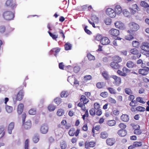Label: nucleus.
Listing matches in <instances>:
<instances>
[{
    "instance_id": "f257e3e1",
    "label": "nucleus",
    "mask_w": 149,
    "mask_h": 149,
    "mask_svg": "<svg viewBox=\"0 0 149 149\" xmlns=\"http://www.w3.org/2000/svg\"><path fill=\"white\" fill-rule=\"evenodd\" d=\"M3 16L5 20H10L13 19L14 17V13L11 11L7 10L3 13Z\"/></svg>"
},
{
    "instance_id": "f03ea898",
    "label": "nucleus",
    "mask_w": 149,
    "mask_h": 149,
    "mask_svg": "<svg viewBox=\"0 0 149 149\" xmlns=\"http://www.w3.org/2000/svg\"><path fill=\"white\" fill-rule=\"evenodd\" d=\"M130 30L127 31V32L130 34H132L134 35L133 33L134 31H136L139 29V26L137 24L133 22H130L129 24Z\"/></svg>"
},
{
    "instance_id": "7ed1b4c3",
    "label": "nucleus",
    "mask_w": 149,
    "mask_h": 149,
    "mask_svg": "<svg viewBox=\"0 0 149 149\" xmlns=\"http://www.w3.org/2000/svg\"><path fill=\"white\" fill-rule=\"evenodd\" d=\"M24 96V93L23 90L19 91L17 95L14 96L13 97V100L14 101H20L23 99Z\"/></svg>"
},
{
    "instance_id": "20e7f679",
    "label": "nucleus",
    "mask_w": 149,
    "mask_h": 149,
    "mask_svg": "<svg viewBox=\"0 0 149 149\" xmlns=\"http://www.w3.org/2000/svg\"><path fill=\"white\" fill-rule=\"evenodd\" d=\"M91 19L92 21L89 19L88 20L89 23L92 25L93 27L96 28L95 23L97 24L98 23L99 21V18L96 16L93 15L91 16Z\"/></svg>"
},
{
    "instance_id": "39448f33",
    "label": "nucleus",
    "mask_w": 149,
    "mask_h": 149,
    "mask_svg": "<svg viewBox=\"0 0 149 149\" xmlns=\"http://www.w3.org/2000/svg\"><path fill=\"white\" fill-rule=\"evenodd\" d=\"M111 77L114 79L113 84L116 86H118L121 83V79L120 77L116 75H113L111 76Z\"/></svg>"
},
{
    "instance_id": "423d86ee",
    "label": "nucleus",
    "mask_w": 149,
    "mask_h": 149,
    "mask_svg": "<svg viewBox=\"0 0 149 149\" xmlns=\"http://www.w3.org/2000/svg\"><path fill=\"white\" fill-rule=\"evenodd\" d=\"M6 5L7 6L10 7L11 9L13 10L15 9L17 6L13 0H7L6 3Z\"/></svg>"
},
{
    "instance_id": "0eeeda50",
    "label": "nucleus",
    "mask_w": 149,
    "mask_h": 149,
    "mask_svg": "<svg viewBox=\"0 0 149 149\" xmlns=\"http://www.w3.org/2000/svg\"><path fill=\"white\" fill-rule=\"evenodd\" d=\"M106 14L111 18H114L116 16L115 11L111 8H108L106 11Z\"/></svg>"
},
{
    "instance_id": "6e6552de",
    "label": "nucleus",
    "mask_w": 149,
    "mask_h": 149,
    "mask_svg": "<svg viewBox=\"0 0 149 149\" xmlns=\"http://www.w3.org/2000/svg\"><path fill=\"white\" fill-rule=\"evenodd\" d=\"M80 130L77 129L76 131L74 128H71L69 131V134L70 136H73L75 135V136H77L79 133Z\"/></svg>"
},
{
    "instance_id": "1a4fd4ad",
    "label": "nucleus",
    "mask_w": 149,
    "mask_h": 149,
    "mask_svg": "<svg viewBox=\"0 0 149 149\" xmlns=\"http://www.w3.org/2000/svg\"><path fill=\"white\" fill-rule=\"evenodd\" d=\"M140 48L141 50L146 52H149V43L146 42H143Z\"/></svg>"
},
{
    "instance_id": "9d476101",
    "label": "nucleus",
    "mask_w": 149,
    "mask_h": 149,
    "mask_svg": "<svg viewBox=\"0 0 149 149\" xmlns=\"http://www.w3.org/2000/svg\"><path fill=\"white\" fill-rule=\"evenodd\" d=\"M116 140L114 138H108L106 140V142L108 146H112L116 142Z\"/></svg>"
},
{
    "instance_id": "9b49d317",
    "label": "nucleus",
    "mask_w": 149,
    "mask_h": 149,
    "mask_svg": "<svg viewBox=\"0 0 149 149\" xmlns=\"http://www.w3.org/2000/svg\"><path fill=\"white\" fill-rule=\"evenodd\" d=\"M149 71V68L147 67H144L143 68L139 69V73L142 75H147Z\"/></svg>"
},
{
    "instance_id": "f8f14e48",
    "label": "nucleus",
    "mask_w": 149,
    "mask_h": 149,
    "mask_svg": "<svg viewBox=\"0 0 149 149\" xmlns=\"http://www.w3.org/2000/svg\"><path fill=\"white\" fill-rule=\"evenodd\" d=\"M130 52L132 54L136 55V56L137 58H139L141 56V53L136 48H133L131 49Z\"/></svg>"
},
{
    "instance_id": "ddd939ff",
    "label": "nucleus",
    "mask_w": 149,
    "mask_h": 149,
    "mask_svg": "<svg viewBox=\"0 0 149 149\" xmlns=\"http://www.w3.org/2000/svg\"><path fill=\"white\" fill-rule=\"evenodd\" d=\"M109 33L111 35L115 37H117L120 34L119 31L118 30L113 28L110 30Z\"/></svg>"
},
{
    "instance_id": "4468645a",
    "label": "nucleus",
    "mask_w": 149,
    "mask_h": 149,
    "mask_svg": "<svg viewBox=\"0 0 149 149\" xmlns=\"http://www.w3.org/2000/svg\"><path fill=\"white\" fill-rule=\"evenodd\" d=\"M49 127L48 125L45 124L42 125L40 128V132L42 134H46L48 131Z\"/></svg>"
},
{
    "instance_id": "2eb2a0df",
    "label": "nucleus",
    "mask_w": 149,
    "mask_h": 149,
    "mask_svg": "<svg viewBox=\"0 0 149 149\" xmlns=\"http://www.w3.org/2000/svg\"><path fill=\"white\" fill-rule=\"evenodd\" d=\"M96 143L94 141L88 142L86 141L85 143V148L88 149L90 147H93L95 145Z\"/></svg>"
},
{
    "instance_id": "dca6fc26",
    "label": "nucleus",
    "mask_w": 149,
    "mask_h": 149,
    "mask_svg": "<svg viewBox=\"0 0 149 149\" xmlns=\"http://www.w3.org/2000/svg\"><path fill=\"white\" fill-rule=\"evenodd\" d=\"M24 123L23 124V127L24 129L28 130L31 128L32 124L31 121H28Z\"/></svg>"
},
{
    "instance_id": "f3484780",
    "label": "nucleus",
    "mask_w": 149,
    "mask_h": 149,
    "mask_svg": "<svg viewBox=\"0 0 149 149\" xmlns=\"http://www.w3.org/2000/svg\"><path fill=\"white\" fill-rule=\"evenodd\" d=\"M112 60L113 61L116 63H118L122 61V59L121 57L118 55H115L112 58Z\"/></svg>"
},
{
    "instance_id": "a211bd4d",
    "label": "nucleus",
    "mask_w": 149,
    "mask_h": 149,
    "mask_svg": "<svg viewBox=\"0 0 149 149\" xmlns=\"http://www.w3.org/2000/svg\"><path fill=\"white\" fill-rule=\"evenodd\" d=\"M100 42L103 45H107L110 43V41L107 37H102Z\"/></svg>"
},
{
    "instance_id": "6ab92c4d",
    "label": "nucleus",
    "mask_w": 149,
    "mask_h": 149,
    "mask_svg": "<svg viewBox=\"0 0 149 149\" xmlns=\"http://www.w3.org/2000/svg\"><path fill=\"white\" fill-rule=\"evenodd\" d=\"M116 27L120 29H123L124 28V25L123 23L120 21H117L115 23Z\"/></svg>"
},
{
    "instance_id": "aec40b11",
    "label": "nucleus",
    "mask_w": 149,
    "mask_h": 149,
    "mask_svg": "<svg viewBox=\"0 0 149 149\" xmlns=\"http://www.w3.org/2000/svg\"><path fill=\"white\" fill-rule=\"evenodd\" d=\"M117 133L120 136L123 137L127 134V132L125 130L120 129L118 130Z\"/></svg>"
},
{
    "instance_id": "412c9836",
    "label": "nucleus",
    "mask_w": 149,
    "mask_h": 149,
    "mask_svg": "<svg viewBox=\"0 0 149 149\" xmlns=\"http://www.w3.org/2000/svg\"><path fill=\"white\" fill-rule=\"evenodd\" d=\"M110 65L112 68L115 69H118L120 67L119 64L113 61L110 63Z\"/></svg>"
},
{
    "instance_id": "4be33fe9",
    "label": "nucleus",
    "mask_w": 149,
    "mask_h": 149,
    "mask_svg": "<svg viewBox=\"0 0 149 149\" xmlns=\"http://www.w3.org/2000/svg\"><path fill=\"white\" fill-rule=\"evenodd\" d=\"M24 105L23 104L20 103L18 106L17 112L19 115H20L22 113L24 109Z\"/></svg>"
},
{
    "instance_id": "5701e85b",
    "label": "nucleus",
    "mask_w": 149,
    "mask_h": 149,
    "mask_svg": "<svg viewBox=\"0 0 149 149\" xmlns=\"http://www.w3.org/2000/svg\"><path fill=\"white\" fill-rule=\"evenodd\" d=\"M127 66L130 68H133L136 66V65L131 61H128L126 63Z\"/></svg>"
},
{
    "instance_id": "b1692460",
    "label": "nucleus",
    "mask_w": 149,
    "mask_h": 149,
    "mask_svg": "<svg viewBox=\"0 0 149 149\" xmlns=\"http://www.w3.org/2000/svg\"><path fill=\"white\" fill-rule=\"evenodd\" d=\"M79 100L81 102H83L84 104H86L89 101V100L86 98V96L84 95H82L81 96Z\"/></svg>"
},
{
    "instance_id": "393cba45",
    "label": "nucleus",
    "mask_w": 149,
    "mask_h": 149,
    "mask_svg": "<svg viewBox=\"0 0 149 149\" xmlns=\"http://www.w3.org/2000/svg\"><path fill=\"white\" fill-rule=\"evenodd\" d=\"M106 83L105 82H100L97 83L96 84V87L99 89H102L105 87Z\"/></svg>"
},
{
    "instance_id": "a878e982",
    "label": "nucleus",
    "mask_w": 149,
    "mask_h": 149,
    "mask_svg": "<svg viewBox=\"0 0 149 149\" xmlns=\"http://www.w3.org/2000/svg\"><path fill=\"white\" fill-rule=\"evenodd\" d=\"M14 127V123L11 122L8 125V131L9 134H11L12 133V131Z\"/></svg>"
},
{
    "instance_id": "bb28decb",
    "label": "nucleus",
    "mask_w": 149,
    "mask_h": 149,
    "mask_svg": "<svg viewBox=\"0 0 149 149\" xmlns=\"http://www.w3.org/2000/svg\"><path fill=\"white\" fill-rule=\"evenodd\" d=\"M115 11L116 13L117 14H120L122 12V9L121 6L119 5H116L115 8Z\"/></svg>"
},
{
    "instance_id": "cd10ccee",
    "label": "nucleus",
    "mask_w": 149,
    "mask_h": 149,
    "mask_svg": "<svg viewBox=\"0 0 149 149\" xmlns=\"http://www.w3.org/2000/svg\"><path fill=\"white\" fill-rule=\"evenodd\" d=\"M5 127L3 125L0 126V135L2 134L0 138H2L4 136L5 134Z\"/></svg>"
},
{
    "instance_id": "c85d7f7f",
    "label": "nucleus",
    "mask_w": 149,
    "mask_h": 149,
    "mask_svg": "<svg viewBox=\"0 0 149 149\" xmlns=\"http://www.w3.org/2000/svg\"><path fill=\"white\" fill-rule=\"evenodd\" d=\"M120 118L124 122H127L129 120V116L126 114H123Z\"/></svg>"
},
{
    "instance_id": "c756f323",
    "label": "nucleus",
    "mask_w": 149,
    "mask_h": 149,
    "mask_svg": "<svg viewBox=\"0 0 149 149\" xmlns=\"http://www.w3.org/2000/svg\"><path fill=\"white\" fill-rule=\"evenodd\" d=\"M60 51V49L58 48H54L51 50L52 54H53L56 56L57 54Z\"/></svg>"
},
{
    "instance_id": "7c9ffc66",
    "label": "nucleus",
    "mask_w": 149,
    "mask_h": 149,
    "mask_svg": "<svg viewBox=\"0 0 149 149\" xmlns=\"http://www.w3.org/2000/svg\"><path fill=\"white\" fill-rule=\"evenodd\" d=\"M100 136L101 138L105 139L108 137V135L106 132H103L101 133Z\"/></svg>"
},
{
    "instance_id": "2f4dec72",
    "label": "nucleus",
    "mask_w": 149,
    "mask_h": 149,
    "mask_svg": "<svg viewBox=\"0 0 149 149\" xmlns=\"http://www.w3.org/2000/svg\"><path fill=\"white\" fill-rule=\"evenodd\" d=\"M75 79V77L73 75L69 76L67 79L68 81L71 84L73 83Z\"/></svg>"
},
{
    "instance_id": "473e14b6",
    "label": "nucleus",
    "mask_w": 149,
    "mask_h": 149,
    "mask_svg": "<svg viewBox=\"0 0 149 149\" xmlns=\"http://www.w3.org/2000/svg\"><path fill=\"white\" fill-rule=\"evenodd\" d=\"M6 110L8 113H11L13 111V107L11 106L6 105Z\"/></svg>"
},
{
    "instance_id": "72a5a7b5",
    "label": "nucleus",
    "mask_w": 149,
    "mask_h": 149,
    "mask_svg": "<svg viewBox=\"0 0 149 149\" xmlns=\"http://www.w3.org/2000/svg\"><path fill=\"white\" fill-rule=\"evenodd\" d=\"M92 79V76L90 75H87L84 77L83 82L84 83L87 82L88 81L91 80Z\"/></svg>"
},
{
    "instance_id": "f704fd0d",
    "label": "nucleus",
    "mask_w": 149,
    "mask_h": 149,
    "mask_svg": "<svg viewBox=\"0 0 149 149\" xmlns=\"http://www.w3.org/2000/svg\"><path fill=\"white\" fill-rule=\"evenodd\" d=\"M85 104H84V103L83 102H80L78 104H77V106L78 107H80L81 108V109L83 111H85L86 110V107H85Z\"/></svg>"
},
{
    "instance_id": "c9c22d12",
    "label": "nucleus",
    "mask_w": 149,
    "mask_h": 149,
    "mask_svg": "<svg viewBox=\"0 0 149 149\" xmlns=\"http://www.w3.org/2000/svg\"><path fill=\"white\" fill-rule=\"evenodd\" d=\"M140 5L144 8H148L149 7V5L144 1H141L140 3Z\"/></svg>"
},
{
    "instance_id": "e433bc0d",
    "label": "nucleus",
    "mask_w": 149,
    "mask_h": 149,
    "mask_svg": "<svg viewBox=\"0 0 149 149\" xmlns=\"http://www.w3.org/2000/svg\"><path fill=\"white\" fill-rule=\"evenodd\" d=\"M107 124L109 126H112L115 125L116 122L114 120H111L108 121Z\"/></svg>"
},
{
    "instance_id": "4c0bfd02",
    "label": "nucleus",
    "mask_w": 149,
    "mask_h": 149,
    "mask_svg": "<svg viewBox=\"0 0 149 149\" xmlns=\"http://www.w3.org/2000/svg\"><path fill=\"white\" fill-rule=\"evenodd\" d=\"M132 45L133 47L138 48L139 47L140 44L138 41L136 40H134L132 41Z\"/></svg>"
},
{
    "instance_id": "58836bf2",
    "label": "nucleus",
    "mask_w": 149,
    "mask_h": 149,
    "mask_svg": "<svg viewBox=\"0 0 149 149\" xmlns=\"http://www.w3.org/2000/svg\"><path fill=\"white\" fill-rule=\"evenodd\" d=\"M141 133V131L140 129V126L138 125V127L134 130V133L136 135L140 134Z\"/></svg>"
},
{
    "instance_id": "ea45409f",
    "label": "nucleus",
    "mask_w": 149,
    "mask_h": 149,
    "mask_svg": "<svg viewBox=\"0 0 149 149\" xmlns=\"http://www.w3.org/2000/svg\"><path fill=\"white\" fill-rule=\"evenodd\" d=\"M48 109L50 111H54L56 108L55 106L52 104H50L47 107Z\"/></svg>"
},
{
    "instance_id": "a19ab883",
    "label": "nucleus",
    "mask_w": 149,
    "mask_h": 149,
    "mask_svg": "<svg viewBox=\"0 0 149 149\" xmlns=\"http://www.w3.org/2000/svg\"><path fill=\"white\" fill-rule=\"evenodd\" d=\"M54 101V102L57 104H60L62 102V100L60 97H57L55 98Z\"/></svg>"
},
{
    "instance_id": "79ce46f5",
    "label": "nucleus",
    "mask_w": 149,
    "mask_h": 149,
    "mask_svg": "<svg viewBox=\"0 0 149 149\" xmlns=\"http://www.w3.org/2000/svg\"><path fill=\"white\" fill-rule=\"evenodd\" d=\"M87 57L88 60L90 61L94 60L95 59V56L90 53L87 54Z\"/></svg>"
},
{
    "instance_id": "37998d69",
    "label": "nucleus",
    "mask_w": 149,
    "mask_h": 149,
    "mask_svg": "<svg viewBox=\"0 0 149 149\" xmlns=\"http://www.w3.org/2000/svg\"><path fill=\"white\" fill-rule=\"evenodd\" d=\"M64 113V111L61 109H59L57 112V114L59 116H61Z\"/></svg>"
},
{
    "instance_id": "c03bdc74",
    "label": "nucleus",
    "mask_w": 149,
    "mask_h": 149,
    "mask_svg": "<svg viewBox=\"0 0 149 149\" xmlns=\"http://www.w3.org/2000/svg\"><path fill=\"white\" fill-rule=\"evenodd\" d=\"M133 143L135 148L140 147L142 145V143L141 141H135Z\"/></svg>"
},
{
    "instance_id": "a18cd8bd",
    "label": "nucleus",
    "mask_w": 149,
    "mask_h": 149,
    "mask_svg": "<svg viewBox=\"0 0 149 149\" xmlns=\"http://www.w3.org/2000/svg\"><path fill=\"white\" fill-rule=\"evenodd\" d=\"M124 91L126 94L130 95L133 93L132 92L131 90L129 88H126L125 89Z\"/></svg>"
},
{
    "instance_id": "49530a36",
    "label": "nucleus",
    "mask_w": 149,
    "mask_h": 149,
    "mask_svg": "<svg viewBox=\"0 0 149 149\" xmlns=\"http://www.w3.org/2000/svg\"><path fill=\"white\" fill-rule=\"evenodd\" d=\"M136 109V111L140 112H143L146 110V109L144 107L140 106L137 107Z\"/></svg>"
},
{
    "instance_id": "de8ad7c7",
    "label": "nucleus",
    "mask_w": 149,
    "mask_h": 149,
    "mask_svg": "<svg viewBox=\"0 0 149 149\" xmlns=\"http://www.w3.org/2000/svg\"><path fill=\"white\" fill-rule=\"evenodd\" d=\"M72 44L69 42L66 43V50H71L72 47Z\"/></svg>"
},
{
    "instance_id": "09e8293b",
    "label": "nucleus",
    "mask_w": 149,
    "mask_h": 149,
    "mask_svg": "<svg viewBox=\"0 0 149 149\" xmlns=\"http://www.w3.org/2000/svg\"><path fill=\"white\" fill-rule=\"evenodd\" d=\"M36 110L34 108L31 109L29 111V113L30 115H34L36 113Z\"/></svg>"
},
{
    "instance_id": "8fccbe9b",
    "label": "nucleus",
    "mask_w": 149,
    "mask_h": 149,
    "mask_svg": "<svg viewBox=\"0 0 149 149\" xmlns=\"http://www.w3.org/2000/svg\"><path fill=\"white\" fill-rule=\"evenodd\" d=\"M102 74L104 78L106 80H108L109 78V77L108 74L106 71H104L102 73Z\"/></svg>"
},
{
    "instance_id": "3c124183",
    "label": "nucleus",
    "mask_w": 149,
    "mask_h": 149,
    "mask_svg": "<svg viewBox=\"0 0 149 149\" xmlns=\"http://www.w3.org/2000/svg\"><path fill=\"white\" fill-rule=\"evenodd\" d=\"M107 89L111 94H115L116 93L115 89L112 88L108 87L107 88Z\"/></svg>"
},
{
    "instance_id": "603ef678",
    "label": "nucleus",
    "mask_w": 149,
    "mask_h": 149,
    "mask_svg": "<svg viewBox=\"0 0 149 149\" xmlns=\"http://www.w3.org/2000/svg\"><path fill=\"white\" fill-rule=\"evenodd\" d=\"M137 101L142 104H144L145 102L144 101L143 98L140 97H137L136 99Z\"/></svg>"
},
{
    "instance_id": "864d4df0",
    "label": "nucleus",
    "mask_w": 149,
    "mask_h": 149,
    "mask_svg": "<svg viewBox=\"0 0 149 149\" xmlns=\"http://www.w3.org/2000/svg\"><path fill=\"white\" fill-rule=\"evenodd\" d=\"M48 33H49L50 36L52 37V38L54 40L58 38V35L51 33L49 31H48Z\"/></svg>"
},
{
    "instance_id": "5fc2aeb1",
    "label": "nucleus",
    "mask_w": 149,
    "mask_h": 149,
    "mask_svg": "<svg viewBox=\"0 0 149 149\" xmlns=\"http://www.w3.org/2000/svg\"><path fill=\"white\" fill-rule=\"evenodd\" d=\"M6 31V27L2 25L0 26V33H3Z\"/></svg>"
},
{
    "instance_id": "6e6d98bb",
    "label": "nucleus",
    "mask_w": 149,
    "mask_h": 149,
    "mask_svg": "<svg viewBox=\"0 0 149 149\" xmlns=\"http://www.w3.org/2000/svg\"><path fill=\"white\" fill-rule=\"evenodd\" d=\"M111 22V19L109 17L106 18L104 20V22L107 25L110 24Z\"/></svg>"
},
{
    "instance_id": "4d7b16f0",
    "label": "nucleus",
    "mask_w": 149,
    "mask_h": 149,
    "mask_svg": "<svg viewBox=\"0 0 149 149\" xmlns=\"http://www.w3.org/2000/svg\"><path fill=\"white\" fill-rule=\"evenodd\" d=\"M117 73L119 75L121 76L125 77L127 75L126 73L123 72L122 71L119 70H117Z\"/></svg>"
},
{
    "instance_id": "13d9d810",
    "label": "nucleus",
    "mask_w": 149,
    "mask_h": 149,
    "mask_svg": "<svg viewBox=\"0 0 149 149\" xmlns=\"http://www.w3.org/2000/svg\"><path fill=\"white\" fill-rule=\"evenodd\" d=\"M94 109L96 110L99 109L100 107V104L97 102H95L94 104Z\"/></svg>"
},
{
    "instance_id": "bf43d9fd",
    "label": "nucleus",
    "mask_w": 149,
    "mask_h": 149,
    "mask_svg": "<svg viewBox=\"0 0 149 149\" xmlns=\"http://www.w3.org/2000/svg\"><path fill=\"white\" fill-rule=\"evenodd\" d=\"M132 9H134L137 10V11H139L140 10V9L136 4H133L132 6Z\"/></svg>"
},
{
    "instance_id": "052dcab7",
    "label": "nucleus",
    "mask_w": 149,
    "mask_h": 149,
    "mask_svg": "<svg viewBox=\"0 0 149 149\" xmlns=\"http://www.w3.org/2000/svg\"><path fill=\"white\" fill-rule=\"evenodd\" d=\"M24 148L25 149H29V140L26 139L25 142Z\"/></svg>"
},
{
    "instance_id": "680f3d73",
    "label": "nucleus",
    "mask_w": 149,
    "mask_h": 149,
    "mask_svg": "<svg viewBox=\"0 0 149 149\" xmlns=\"http://www.w3.org/2000/svg\"><path fill=\"white\" fill-rule=\"evenodd\" d=\"M90 114L92 116H94L95 114V109L93 108H91L89 110Z\"/></svg>"
},
{
    "instance_id": "e2e57ef3",
    "label": "nucleus",
    "mask_w": 149,
    "mask_h": 149,
    "mask_svg": "<svg viewBox=\"0 0 149 149\" xmlns=\"http://www.w3.org/2000/svg\"><path fill=\"white\" fill-rule=\"evenodd\" d=\"M85 114L82 116V118L83 120H84L85 119V117H88V110L87 109L85 111Z\"/></svg>"
},
{
    "instance_id": "0e129e2a",
    "label": "nucleus",
    "mask_w": 149,
    "mask_h": 149,
    "mask_svg": "<svg viewBox=\"0 0 149 149\" xmlns=\"http://www.w3.org/2000/svg\"><path fill=\"white\" fill-rule=\"evenodd\" d=\"M125 38L127 40H131L134 39V37L132 35L130 34L126 36Z\"/></svg>"
},
{
    "instance_id": "69168bd1",
    "label": "nucleus",
    "mask_w": 149,
    "mask_h": 149,
    "mask_svg": "<svg viewBox=\"0 0 149 149\" xmlns=\"http://www.w3.org/2000/svg\"><path fill=\"white\" fill-rule=\"evenodd\" d=\"M118 126L121 129H125L126 127V125L123 123H120Z\"/></svg>"
},
{
    "instance_id": "338daca9",
    "label": "nucleus",
    "mask_w": 149,
    "mask_h": 149,
    "mask_svg": "<svg viewBox=\"0 0 149 149\" xmlns=\"http://www.w3.org/2000/svg\"><path fill=\"white\" fill-rule=\"evenodd\" d=\"M39 139L38 136H35L33 138V140L35 143H37L39 141Z\"/></svg>"
},
{
    "instance_id": "774afa93",
    "label": "nucleus",
    "mask_w": 149,
    "mask_h": 149,
    "mask_svg": "<svg viewBox=\"0 0 149 149\" xmlns=\"http://www.w3.org/2000/svg\"><path fill=\"white\" fill-rule=\"evenodd\" d=\"M107 92L106 91L102 92L100 94V96L104 98H105L107 97Z\"/></svg>"
}]
</instances>
